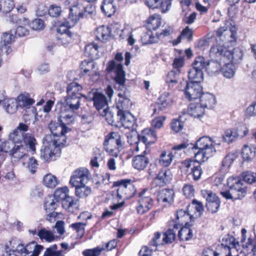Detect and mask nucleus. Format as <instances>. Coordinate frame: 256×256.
Returning <instances> with one entry per match:
<instances>
[{
    "label": "nucleus",
    "mask_w": 256,
    "mask_h": 256,
    "mask_svg": "<svg viewBox=\"0 0 256 256\" xmlns=\"http://www.w3.org/2000/svg\"><path fill=\"white\" fill-rule=\"evenodd\" d=\"M218 38L220 40L217 44L213 46L210 51V56L212 58L222 56L234 64H237L242 60L243 54L242 50L237 48L230 50V46H234L236 42V32L234 30L229 29L226 26L220 27L216 32Z\"/></svg>",
    "instance_id": "1"
},
{
    "label": "nucleus",
    "mask_w": 256,
    "mask_h": 256,
    "mask_svg": "<svg viewBox=\"0 0 256 256\" xmlns=\"http://www.w3.org/2000/svg\"><path fill=\"white\" fill-rule=\"evenodd\" d=\"M106 70L108 72H114L116 74L115 81L120 84L118 93V100L116 103L118 111L127 112L131 106V102L128 98L129 93L126 91L125 74L122 66L120 64H116L114 60H112L108 63Z\"/></svg>",
    "instance_id": "2"
},
{
    "label": "nucleus",
    "mask_w": 256,
    "mask_h": 256,
    "mask_svg": "<svg viewBox=\"0 0 256 256\" xmlns=\"http://www.w3.org/2000/svg\"><path fill=\"white\" fill-rule=\"evenodd\" d=\"M220 144L208 136L200 138L193 145L196 161L198 163L206 161L216 154L215 145Z\"/></svg>",
    "instance_id": "3"
},
{
    "label": "nucleus",
    "mask_w": 256,
    "mask_h": 256,
    "mask_svg": "<svg viewBox=\"0 0 256 256\" xmlns=\"http://www.w3.org/2000/svg\"><path fill=\"white\" fill-rule=\"evenodd\" d=\"M80 98L66 96L61 108L60 118L68 124L72 122L76 115V110L80 107Z\"/></svg>",
    "instance_id": "4"
},
{
    "label": "nucleus",
    "mask_w": 256,
    "mask_h": 256,
    "mask_svg": "<svg viewBox=\"0 0 256 256\" xmlns=\"http://www.w3.org/2000/svg\"><path fill=\"white\" fill-rule=\"evenodd\" d=\"M104 145L110 155L116 158L122 148V136L118 132H111L106 137Z\"/></svg>",
    "instance_id": "5"
},
{
    "label": "nucleus",
    "mask_w": 256,
    "mask_h": 256,
    "mask_svg": "<svg viewBox=\"0 0 256 256\" xmlns=\"http://www.w3.org/2000/svg\"><path fill=\"white\" fill-rule=\"evenodd\" d=\"M54 138L53 136H46L44 138V148L40 150V158L44 161H48L53 156L60 153L62 146L54 142Z\"/></svg>",
    "instance_id": "6"
},
{
    "label": "nucleus",
    "mask_w": 256,
    "mask_h": 256,
    "mask_svg": "<svg viewBox=\"0 0 256 256\" xmlns=\"http://www.w3.org/2000/svg\"><path fill=\"white\" fill-rule=\"evenodd\" d=\"M10 138L14 144H24L26 146H28L29 150L33 152L36 151V138L32 134H26L24 135L23 132L19 130H14L10 134Z\"/></svg>",
    "instance_id": "7"
},
{
    "label": "nucleus",
    "mask_w": 256,
    "mask_h": 256,
    "mask_svg": "<svg viewBox=\"0 0 256 256\" xmlns=\"http://www.w3.org/2000/svg\"><path fill=\"white\" fill-rule=\"evenodd\" d=\"M60 118L62 119L60 120L62 124L52 122L50 124V128L52 134L46 136H53L56 140L54 142L64 146L66 142V137L64 134L70 130V129L64 123V122H66L60 117ZM66 123L68 122H66Z\"/></svg>",
    "instance_id": "8"
},
{
    "label": "nucleus",
    "mask_w": 256,
    "mask_h": 256,
    "mask_svg": "<svg viewBox=\"0 0 256 256\" xmlns=\"http://www.w3.org/2000/svg\"><path fill=\"white\" fill-rule=\"evenodd\" d=\"M118 186L117 189V195L120 199L128 200L132 197L136 192L134 186L128 180H122L115 182Z\"/></svg>",
    "instance_id": "9"
},
{
    "label": "nucleus",
    "mask_w": 256,
    "mask_h": 256,
    "mask_svg": "<svg viewBox=\"0 0 256 256\" xmlns=\"http://www.w3.org/2000/svg\"><path fill=\"white\" fill-rule=\"evenodd\" d=\"M174 99L172 96L168 92H164L158 98L153 107V114H160L170 108L172 104Z\"/></svg>",
    "instance_id": "10"
},
{
    "label": "nucleus",
    "mask_w": 256,
    "mask_h": 256,
    "mask_svg": "<svg viewBox=\"0 0 256 256\" xmlns=\"http://www.w3.org/2000/svg\"><path fill=\"white\" fill-rule=\"evenodd\" d=\"M78 0H68L73 6L70 9L68 21L65 24L74 26L80 18H82L86 12L85 8L80 4H76Z\"/></svg>",
    "instance_id": "11"
},
{
    "label": "nucleus",
    "mask_w": 256,
    "mask_h": 256,
    "mask_svg": "<svg viewBox=\"0 0 256 256\" xmlns=\"http://www.w3.org/2000/svg\"><path fill=\"white\" fill-rule=\"evenodd\" d=\"M227 185L232 192L235 194L236 198L241 199L244 197L246 193V186L240 180L230 177L227 180Z\"/></svg>",
    "instance_id": "12"
},
{
    "label": "nucleus",
    "mask_w": 256,
    "mask_h": 256,
    "mask_svg": "<svg viewBox=\"0 0 256 256\" xmlns=\"http://www.w3.org/2000/svg\"><path fill=\"white\" fill-rule=\"evenodd\" d=\"M90 174L88 170L84 168H80L73 172L70 183L72 186L86 184L90 179Z\"/></svg>",
    "instance_id": "13"
},
{
    "label": "nucleus",
    "mask_w": 256,
    "mask_h": 256,
    "mask_svg": "<svg viewBox=\"0 0 256 256\" xmlns=\"http://www.w3.org/2000/svg\"><path fill=\"white\" fill-rule=\"evenodd\" d=\"M146 192V190H144L139 194L136 210L140 214H143L148 212L153 206L152 199L149 196L145 195Z\"/></svg>",
    "instance_id": "14"
},
{
    "label": "nucleus",
    "mask_w": 256,
    "mask_h": 256,
    "mask_svg": "<svg viewBox=\"0 0 256 256\" xmlns=\"http://www.w3.org/2000/svg\"><path fill=\"white\" fill-rule=\"evenodd\" d=\"M70 26V24H67L64 23L61 24L57 28L56 31L58 33L57 36L58 44L66 46L72 42V34L69 30Z\"/></svg>",
    "instance_id": "15"
},
{
    "label": "nucleus",
    "mask_w": 256,
    "mask_h": 256,
    "mask_svg": "<svg viewBox=\"0 0 256 256\" xmlns=\"http://www.w3.org/2000/svg\"><path fill=\"white\" fill-rule=\"evenodd\" d=\"M117 116L118 119L117 123L119 124L118 127L122 126L128 129L132 128L136 120L134 116L130 112L118 111Z\"/></svg>",
    "instance_id": "16"
},
{
    "label": "nucleus",
    "mask_w": 256,
    "mask_h": 256,
    "mask_svg": "<svg viewBox=\"0 0 256 256\" xmlns=\"http://www.w3.org/2000/svg\"><path fill=\"white\" fill-rule=\"evenodd\" d=\"M202 88L200 84L194 82L186 83L184 90L186 97L190 100H195L200 96Z\"/></svg>",
    "instance_id": "17"
},
{
    "label": "nucleus",
    "mask_w": 256,
    "mask_h": 256,
    "mask_svg": "<svg viewBox=\"0 0 256 256\" xmlns=\"http://www.w3.org/2000/svg\"><path fill=\"white\" fill-rule=\"evenodd\" d=\"M88 98L94 101V106L99 112L108 108V101L104 94L95 92H90L88 94Z\"/></svg>",
    "instance_id": "18"
},
{
    "label": "nucleus",
    "mask_w": 256,
    "mask_h": 256,
    "mask_svg": "<svg viewBox=\"0 0 256 256\" xmlns=\"http://www.w3.org/2000/svg\"><path fill=\"white\" fill-rule=\"evenodd\" d=\"M134 156L132 159V166L133 168L138 170H144L150 162L149 158L146 156L144 153Z\"/></svg>",
    "instance_id": "19"
},
{
    "label": "nucleus",
    "mask_w": 256,
    "mask_h": 256,
    "mask_svg": "<svg viewBox=\"0 0 256 256\" xmlns=\"http://www.w3.org/2000/svg\"><path fill=\"white\" fill-rule=\"evenodd\" d=\"M200 98V104L204 109L212 108L216 102L215 96L208 92L202 93Z\"/></svg>",
    "instance_id": "20"
},
{
    "label": "nucleus",
    "mask_w": 256,
    "mask_h": 256,
    "mask_svg": "<svg viewBox=\"0 0 256 256\" xmlns=\"http://www.w3.org/2000/svg\"><path fill=\"white\" fill-rule=\"evenodd\" d=\"M62 206L70 212H74L79 207V200L68 196L62 203Z\"/></svg>",
    "instance_id": "21"
},
{
    "label": "nucleus",
    "mask_w": 256,
    "mask_h": 256,
    "mask_svg": "<svg viewBox=\"0 0 256 256\" xmlns=\"http://www.w3.org/2000/svg\"><path fill=\"white\" fill-rule=\"evenodd\" d=\"M241 232V242L242 243L243 246L251 250L252 251L254 256H256V241H254L251 236L248 237V240H246V234L247 231L245 228H242Z\"/></svg>",
    "instance_id": "22"
},
{
    "label": "nucleus",
    "mask_w": 256,
    "mask_h": 256,
    "mask_svg": "<svg viewBox=\"0 0 256 256\" xmlns=\"http://www.w3.org/2000/svg\"><path fill=\"white\" fill-rule=\"evenodd\" d=\"M220 62L223 63L221 70L224 76L228 78H232L235 74V67L233 63L224 60L222 57Z\"/></svg>",
    "instance_id": "23"
},
{
    "label": "nucleus",
    "mask_w": 256,
    "mask_h": 256,
    "mask_svg": "<svg viewBox=\"0 0 256 256\" xmlns=\"http://www.w3.org/2000/svg\"><path fill=\"white\" fill-rule=\"evenodd\" d=\"M172 174L169 170H162L158 174L156 180L160 186H164L172 180Z\"/></svg>",
    "instance_id": "24"
},
{
    "label": "nucleus",
    "mask_w": 256,
    "mask_h": 256,
    "mask_svg": "<svg viewBox=\"0 0 256 256\" xmlns=\"http://www.w3.org/2000/svg\"><path fill=\"white\" fill-rule=\"evenodd\" d=\"M157 138L155 130L151 128H145L142 132V136L140 139L144 143L150 144L154 142Z\"/></svg>",
    "instance_id": "25"
},
{
    "label": "nucleus",
    "mask_w": 256,
    "mask_h": 256,
    "mask_svg": "<svg viewBox=\"0 0 256 256\" xmlns=\"http://www.w3.org/2000/svg\"><path fill=\"white\" fill-rule=\"evenodd\" d=\"M82 90V87L80 85L75 82H72L68 86L67 96L86 98L84 95L81 94L80 91Z\"/></svg>",
    "instance_id": "26"
},
{
    "label": "nucleus",
    "mask_w": 256,
    "mask_h": 256,
    "mask_svg": "<svg viewBox=\"0 0 256 256\" xmlns=\"http://www.w3.org/2000/svg\"><path fill=\"white\" fill-rule=\"evenodd\" d=\"M95 34L98 40L105 42L110 36L111 31L108 26H102L96 29Z\"/></svg>",
    "instance_id": "27"
},
{
    "label": "nucleus",
    "mask_w": 256,
    "mask_h": 256,
    "mask_svg": "<svg viewBox=\"0 0 256 256\" xmlns=\"http://www.w3.org/2000/svg\"><path fill=\"white\" fill-rule=\"evenodd\" d=\"M221 58L222 56H219L215 58L216 60H214L208 62L206 70L208 73L213 74L222 70L223 63L220 62Z\"/></svg>",
    "instance_id": "28"
},
{
    "label": "nucleus",
    "mask_w": 256,
    "mask_h": 256,
    "mask_svg": "<svg viewBox=\"0 0 256 256\" xmlns=\"http://www.w3.org/2000/svg\"><path fill=\"white\" fill-rule=\"evenodd\" d=\"M3 107L6 112L8 114L15 113L18 108L17 100L15 98H6L3 102Z\"/></svg>",
    "instance_id": "29"
},
{
    "label": "nucleus",
    "mask_w": 256,
    "mask_h": 256,
    "mask_svg": "<svg viewBox=\"0 0 256 256\" xmlns=\"http://www.w3.org/2000/svg\"><path fill=\"white\" fill-rule=\"evenodd\" d=\"M101 10L104 14L108 17L113 15L116 10L114 2L112 0H104L101 6Z\"/></svg>",
    "instance_id": "30"
},
{
    "label": "nucleus",
    "mask_w": 256,
    "mask_h": 256,
    "mask_svg": "<svg viewBox=\"0 0 256 256\" xmlns=\"http://www.w3.org/2000/svg\"><path fill=\"white\" fill-rule=\"evenodd\" d=\"M204 112L205 109L200 104L192 103L189 106L188 114L194 118H199L202 116Z\"/></svg>",
    "instance_id": "31"
},
{
    "label": "nucleus",
    "mask_w": 256,
    "mask_h": 256,
    "mask_svg": "<svg viewBox=\"0 0 256 256\" xmlns=\"http://www.w3.org/2000/svg\"><path fill=\"white\" fill-rule=\"evenodd\" d=\"M174 192L172 190L164 189L160 191L158 194V200L159 202H170L172 201Z\"/></svg>",
    "instance_id": "32"
},
{
    "label": "nucleus",
    "mask_w": 256,
    "mask_h": 256,
    "mask_svg": "<svg viewBox=\"0 0 256 256\" xmlns=\"http://www.w3.org/2000/svg\"><path fill=\"white\" fill-rule=\"evenodd\" d=\"M188 78L190 82H200L204 80V72L194 68L190 70L188 72Z\"/></svg>",
    "instance_id": "33"
},
{
    "label": "nucleus",
    "mask_w": 256,
    "mask_h": 256,
    "mask_svg": "<svg viewBox=\"0 0 256 256\" xmlns=\"http://www.w3.org/2000/svg\"><path fill=\"white\" fill-rule=\"evenodd\" d=\"M162 18L158 14L150 16L146 20L147 27L149 30H156L161 24Z\"/></svg>",
    "instance_id": "34"
},
{
    "label": "nucleus",
    "mask_w": 256,
    "mask_h": 256,
    "mask_svg": "<svg viewBox=\"0 0 256 256\" xmlns=\"http://www.w3.org/2000/svg\"><path fill=\"white\" fill-rule=\"evenodd\" d=\"M132 28L130 26L128 25L122 30L120 34V36L122 38H126L128 44L130 46H132L136 42L132 34Z\"/></svg>",
    "instance_id": "35"
},
{
    "label": "nucleus",
    "mask_w": 256,
    "mask_h": 256,
    "mask_svg": "<svg viewBox=\"0 0 256 256\" xmlns=\"http://www.w3.org/2000/svg\"><path fill=\"white\" fill-rule=\"evenodd\" d=\"M86 184H80L77 186H73L76 188V196L80 198H86L92 192L91 188L86 186Z\"/></svg>",
    "instance_id": "36"
},
{
    "label": "nucleus",
    "mask_w": 256,
    "mask_h": 256,
    "mask_svg": "<svg viewBox=\"0 0 256 256\" xmlns=\"http://www.w3.org/2000/svg\"><path fill=\"white\" fill-rule=\"evenodd\" d=\"M180 70H172L167 74L166 82L170 88L174 87L178 82Z\"/></svg>",
    "instance_id": "37"
},
{
    "label": "nucleus",
    "mask_w": 256,
    "mask_h": 256,
    "mask_svg": "<svg viewBox=\"0 0 256 256\" xmlns=\"http://www.w3.org/2000/svg\"><path fill=\"white\" fill-rule=\"evenodd\" d=\"M27 254H32V256H38L44 250V246L38 244L36 242L32 241L26 245Z\"/></svg>",
    "instance_id": "38"
},
{
    "label": "nucleus",
    "mask_w": 256,
    "mask_h": 256,
    "mask_svg": "<svg viewBox=\"0 0 256 256\" xmlns=\"http://www.w3.org/2000/svg\"><path fill=\"white\" fill-rule=\"evenodd\" d=\"M37 235L40 240H44L47 242H52L57 238V236L52 231L45 228H42L39 230Z\"/></svg>",
    "instance_id": "39"
},
{
    "label": "nucleus",
    "mask_w": 256,
    "mask_h": 256,
    "mask_svg": "<svg viewBox=\"0 0 256 256\" xmlns=\"http://www.w3.org/2000/svg\"><path fill=\"white\" fill-rule=\"evenodd\" d=\"M28 148L29 149L28 146H26L24 144H16L12 156L14 158L20 159L26 154Z\"/></svg>",
    "instance_id": "40"
},
{
    "label": "nucleus",
    "mask_w": 256,
    "mask_h": 256,
    "mask_svg": "<svg viewBox=\"0 0 256 256\" xmlns=\"http://www.w3.org/2000/svg\"><path fill=\"white\" fill-rule=\"evenodd\" d=\"M59 183L58 178L51 174H46L43 178V184L44 186L48 188H54Z\"/></svg>",
    "instance_id": "41"
},
{
    "label": "nucleus",
    "mask_w": 256,
    "mask_h": 256,
    "mask_svg": "<svg viewBox=\"0 0 256 256\" xmlns=\"http://www.w3.org/2000/svg\"><path fill=\"white\" fill-rule=\"evenodd\" d=\"M68 192V188L64 186L56 189L52 196L54 198V199L58 202L61 201L62 203L64 200L69 196Z\"/></svg>",
    "instance_id": "42"
},
{
    "label": "nucleus",
    "mask_w": 256,
    "mask_h": 256,
    "mask_svg": "<svg viewBox=\"0 0 256 256\" xmlns=\"http://www.w3.org/2000/svg\"><path fill=\"white\" fill-rule=\"evenodd\" d=\"M256 148L252 146H244L242 150V154L245 160L252 159L256 156Z\"/></svg>",
    "instance_id": "43"
},
{
    "label": "nucleus",
    "mask_w": 256,
    "mask_h": 256,
    "mask_svg": "<svg viewBox=\"0 0 256 256\" xmlns=\"http://www.w3.org/2000/svg\"><path fill=\"white\" fill-rule=\"evenodd\" d=\"M141 40L143 44H148L156 43L158 42V38L156 34L154 35L152 30H148L147 32L142 34Z\"/></svg>",
    "instance_id": "44"
},
{
    "label": "nucleus",
    "mask_w": 256,
    "mask_h": 256,
    "mask_svg": "<svg viewBox=\"0 0 256 256\" xmlns=\"http://www.w3.org/2000/svg\"><path fill=\"white\" fill-rule=\"evenodd\" d=\"M58 202L52 196H48L45 199L44 208L47 212H52L58 206Z\"/></svg>",
    "instance_id": "45"
},
{
    "label": "nucleus",
    "mask_w": 256,
    "mask_h": 256,
    "mask_svg": "<svg viewBox=\"0 0 256 256\" xmlns=\"http://www.w3.org/2000/svg\"><path fill=\"white\" fill-rule=\"evenodd\" d=\"M98 46L94 43H90L85 47V53L91 58H96L98 57Z\"/></svg>",
    "instance_id": "46"
},
{
    "label": "nucleus",
    "mask_w": 256,
    "mask_h": 256,
    "mask_svg": "<svg viewBox=\"0 0 256 256\" xmlns=\"http://www.w3.org/2000/svg\"><path fill=\"white\" fill-rule=\"evenodd\" d=\"M173 157L172 152H162L160 157L159 163L164 166H168L171 164Z\"/></svg>",
    "instance_id": "47"
},
{
    "label": "nucleus",
    "mask_w": 256,
    "mask_h": 256,
    "mask_svg": "<svg viewBox=\"0 0 256 256\" xmlns=\"http://www.w3.org/2000/svg\"><path fill=\"white\" fill-rule=\"evenodd\" d=\"M208 62L204 56H197L192 64V68L203 72L204 68L206 70Z\"/></svg>",
    "instance_id": "48"
},
{
    "label": "nucleus",
    "mask_w": 256,
    "mask_h": 256,
    "mask_svg": "<svg viewBox=\"0 0 256 256\" xmlns=\"http://www.w3.org/2000/svg\"><path fill=\"white\" fill-rule=\"evenodd\" d=\"M193 236L192 230L187 227L181 228L178 233V236L180 240L188 241L192 239Z\"/></svg>",
    "instance_id": "49"
},
{
    "label": "nucleus",
    "mask_w": 256,
    "mask_h": 256,
    "mask_svg": "<svg viewBox=\"0 0 256 256\" xmlns=\"http://www.w3.org/2000/svg\"><path fill=\"white\" fill-rule=\"evenodd\" d=\"M192 216L190 215L186 210H180L176 212V219L182 224L188 222V220H192Z\"/></svg>",
    "instance_id": "50"
},
{
    "label": "nucleus",
    "mask_w": 256,
    "mask_h": 256,
    "mask_svg": "<svg viewBox=\"0 0 256 256\" xmlns=\"http://www.w3.org/2000/svg\"><path fill=\"white\" fill-rule=\"evenodd\" d=\"M18 104V106L22 108H27L32 105L34 100L28 96L20 94L16 100Z\"/></svg>",
    "instance_id": "51"
},
{
    "label": "nucleus",
    "mask_w": 256,
    "mask_h": 256,
    "mask_svg": "<svg viewBox=\"0 0 256 256\" xmlns=\"http://www.w3.org/2000/svg\"><path fill=\"white\" fill-rule=\"evenodd\" d=\"M14 7V3L12 0H2L0 1V12L7 13L12 11Z\"/></svg>",
    "instance_id": "52"
},
{
    "label": "nucleus",
    "mask_w": 256,
    "mask_h": 256,
    "mask_svg": "<svg viewBox=\"0 0 256 256\" xmlns=\"http://www.w3.org/2000/svg\"><path fill=\"white\" fill-rule=\"evenodd\" d=\"M237 138L234 128L226 130L222 136V140L226 143H230L235 141Z\"/></svg>",
    "instance_id": "53"
},
{
    "label": "nucleus",
    "mask_w": 256,
    "mask_h": 256,
    "mask_svg": "<svg viewBox=\"0 0 256 256\" xmlns=\"http://www.w3.org/2000/svg\"><path fill=\"white\" fill-rule=\"evenodd\" d=\"M99 113L102 116L105 117L106 120L110 124L116 126H119L118 124H117L118 122H115L114 120L113 114L108 110V108L104 109Z\"/></svg>",
    "instance_id": "54"
},
{
    "label": "nucleus",
    "mask_w": 256,
    "mask_h": 256,
    "mask_svg": "<svg viewBox=\"0 0 256 256\" xmlns=\"http://www.w3.org/2000/svg\"><path fill=\"white\" fill-rule=\"evenodd\" d=\"M104 250V246H97L92 249H88L82 252L84 256H99L102 252Z\"/></svg>",
    "instance_id": "55"
},
{
    "label": "nucleus",
    "mask_w": 256,
    "mask_h": 256,
    "mask_svg": "<svg viewBox=\"0 0 256 256\" xmlns=\"http://www.w3.org/2000/svg\"><path fill=\"white\" fill-rule=\"evenodd\" d=\"M182 118L183 116H180L178 119L174 120L172 122L171 128L174 132H178L182 129L184 126Z\"/></svg>",
    "instance_id": "56"
},
{
    "label": "nucleus",
    "mask_w": 256,
    "mask_h": 256,
    "mask_svg": "<svg viewBox=\"0 0 256 256\" xmlns=\"http://www.w3.org/2000/svg\"><path fill=\"white\" fill-rule=\"evenodd\" d=\"M202 174V170L200 165L194 166L189 172V174L192 175L194 180L196 181L200 178Z\"/></svg>",
    "instance_id": "57"
},
{
    "label": "nucleus",
    "mask_w": 256,
    "mask_h": 256,
    "mask_svg": "<svg viewBox=\"0 0 256 256\" xmlns=\"http://www.w3.org/2000/svg\"><path fill=\"white\" fill-rule=\"evenodd\" d=\"M176 238V232L170 229L163 234L162 242L166 244L172 243Z\"/></svg>",
    "instance_id": "58"
},
{
    "label": "nucleus",
    "mask_w": 256,
    "mask_h": 256,
    "mask_svg": "<svg viewBox=\"0 0 256 256\" xmlns=\"http://www.w3.org/2000/svg\"><path fill=\"white\" fill-rule=\"evenodd\" d=\"M57 249L56 244L52 245L46 249L42 256H60L61 252Z\"/></svg>",
    "instance_id": "59"
},
{
    "label": "nucleus",
    "mask_w": 256,
    "mask_h": 256,
    "mask_svg": "<svg viewBox=\"0 0 256 256\" xmlns=\"http://www.w3.org/2000/svg\"><path fill=\"white\" fill-rule=\"evenodd\" d=\"M234 130L235 131V133L237 138H242L246 136L248 133V129L245 124H241L238 126L236 128H234Z\"/></svg>",
    "instance_id": "60"
},
{
    "label": "nucleus",
    "mask_w": 256,
    "mask_h": 256,
    "mask_svg": "<svg viewBox=\"0 0 256 256\" xmlns=\"http://www.w3.org/2000/svg\"><path fill=\"white\" fill-rule=\"evenodd\" d=\"M15 146L16 144H14L12 140L5 142L1 146L2 150L5 152H9L12 155Z\"/></svg>",
    "instance_id": "61"
},
{
    "label": "nucleus",
    "mask_w": 256,
    "mask_h": 256,
    "mask_svg": "<svg viewBox=\"0 0 256 256\" xmlns=\"http://www.w3.org/2000/svg\"><path fill=\"white\" fill-rule=\"evenodd\" d=\"M243 180L248 184L256 182V173L252 172H244L242 174Z\"/></svg>",
    "instance_id": "62"
},
{
    "label": "nucleus",
    "mask_w": 256,
    "mask_h": 256,
    "mask_svg": "<svg viewBox=\"0 0 256 256\" xmlns=\"http://www.w3.org/2000/svg\"><path fill=\"white\" fill-rule=\"evenodd\" d=\"M86 225V222H76L72 224L70 226L82 236L84 233V227Z\"/></svg>",
    "instance_id": "63"
},
{
    "label": "nucleus",
    "mask_w": 256,
    "mask_h": 256,
    "mask_svg": "<svg viewBox=\"0 0 256 256\" xmlns=\"http://www.w3.org/2000/svg\"><path fill=\"white\" fill-rule=\"evenodd\" d=\"M184 194L188 198H190L194 196V189L193 186L186 184L182 188Z\"/></svg>",
    "instance_id": "64"
}]
</instances>
